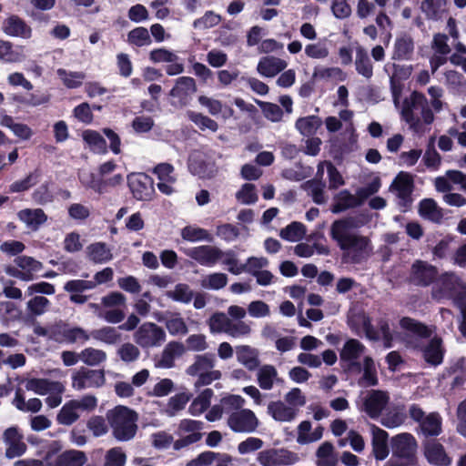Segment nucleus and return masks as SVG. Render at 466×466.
Instances as JSON below:
<instances>
[{
  "label": "nucleus",
  "instance_id": "f257e3e1",
  "mask_svg": "<svg viewBox=\"0 0 466 466\" xmlns=\"http://www.w3.org/2000/svg\"><path fill=\"white\" fill-rule=\"evenodd\" d=\"M400 115L402 119L415 133H424L426 126L431 125L434 121V115L429 106L426 96L418 91H413L409 96L404 98Z\"/></svg>",
  "mask_w": 466,
  "mask_h": 466
},
{
  "label": "nucleus",
  "instance_id": "f03ea898",
  "mask_svg": "<svg viewBox=\"0 0 466 466\" xmlns=\"http://www.w3.org/2000/svg\"><path fill=\"white\" fill-rule=\"evenodd\" d=\"M431 297L437 301L451 299L459 309L466 305V284L453 272L441 274L431 289Z\"/></svg>",
  "mask_w": 466,
  "mask_h": 466
},
{
  "label": "nucleus",
  "instance_id": "7ed1b4c3",
  "mask_svg": "<svg viewBox=\"0 0 466 466\" xmlns=\"http://www.w3.org/2000/svg\"><path fill=\"white\" fill-rule=\"evenodd\" d=\"M137 419V413L127 406L118 405L106 412L112 434L119 441H128L135 437Z\"/></svg>",
  "mask_w": 466,
  "mask_h": 466
},
{
  "label": "nucleus",
  "instance_id": "20e7f679",
  "mask_svg": "<svg viewBox=\"0 0 466 466\" xmlns=\"http://www.w3.org/2000/svg\"><path fill=\"white\" fill-rule=\"evenodd\" d=\"M97 407V399L94 395H85L79 400L66 401L56 415L58 424L70 426L80 418V411L91 412Z\"/></svg>",
  "mask_w": 466,
  "mask_h": 466
},
{
  "label": "nucleus",
  "instance_id": "39448f33",
  "mask_svg": "<svg viewBox=\"0 0 466 466\" xmlns=\"http://www.w3.org/2000/svg\"><path fill=\"white\" fill-rule=\"evenodd\" d=\"M339 248L343 251V260L352 264H360L370 257L371 251L370 239L357 234L351 235Z\"/></svg>",
  "mask_w": 466,
  "mask_h": 466
},
{
  "label": "nucleus",
  "instance_id": "423d86ee",
  "mask_svg": "<svg viewBox=\"0 0 466 466\" xmlns=\"http://www.w3.org/2000/svg\"><path fill=\"white\" fill-rule=\"evenodd\" d=\"M198 91L196 80L191 76H180L169 91L171 106L176 108H183L189 105L192 96Z\"/></svg>",
  "mask_w": 466,
  "mask_h": 466
},
{
  "label": "nucleus",
  "instance_id": "0eeeda50",
  "mask_svg": "<svg viewBox=\"0 0 466 466\" xmlns=\"http://www.w3.org/2000/svg\"><path fill=\"white\" fill-rule=\"evenodd\" d=\"M134 339L143 349L160 346L166 340L165 330L153 322L143 323L136 331Z\"/></svg>",
  "mask_w": 466,
  "mask_h": 466
},
{
  "label": "nucleus",
  "instance_id": "6e6552de",
  "mask_svg": "<svg viewBox=\"0 0 466 466\" xmlns=\"http://www.w3.org/2000/svg\"><path fill=\"white\" fill-rule=\"evenodd\" d=\"M106 382L104 370H89L81 367L72 376V386L77 390L86 388H100Z\"/></svg>",
  "mask_w": 466,
  "mask_h": 466
},
{
  "label": "nucleus",
  "instance_id": "1a4fd4ad",
  "mask_svg": "<svg viewBox=\"0 0 466 466\" xmlns=\"http://www.w3.org/2000/svg\"><path fill=\"white\" fill-rule=\"evenodd\" d=\"M438 268L423 260H416L410 275V283L418 287H429L437 282L439 279Z\"/></svg>",
  "mask_w": 466,
  "mask_h": 466
},
{
  "label": "nucleus",
  "instance_id": "9d476101",
  "mask_svg": "<svg viewBox=\"0 0 466 466\" xmlns=\"http://www.w3.org/2000/svg\"><path fill=\"white\" fill-rule=\"evenodd\" d=\"M298 455L286 449H268L258 454V461L262 466L291 465L298 461Z\"/></svg>",
  "mask_w": 466,
  "mask_h": 466
},
{
  "label": "nucleus",
  "instance_id": "9b49d317",
  "mask_svg": "<svg viewBox=\"0 0 466 466\" xmlns=\"http://www.w3.org/2000/svg\"><path fill=\"white\" fill-rule=\"evenodd\" d=\"M228 424L234 432L250 433L257 430L258 420L251 410L241 409L230 414Z\"/></svg>",
  "mask_w": 466,
  "mask_h": 466
},
{
  "label": "nucleus",
  "instance_id": "f8f14e48",
  "mask_svg": "<svg viewBox=\"0 0 466 466\" xmlns=\"http://www.w3.org/2000/svg\"><path fill=\"white\" fill-rule=\"evenodd\" d=\"M186 255L202 266L211 267L223 258L224 251L215 246L202 245L189 248Z\"/></svg>",
  "mask_w": 466,
  "mask_h": 466
},
{
  "label": "nucleus",
  "instance_id": "ddd939ff",
  "mask_svg": "<svg viewBox=\"0 0 466 466\" xmlns=\"http://www.w3.org/2000/svg\"><path fill=\"white\" fill-rule=\"evenodd\" d=\"M24 436L19 432L15 426L7 428L3 434V440L7 446L5 450V457L14 459L24 455L27 446L23 441Z\"/></svg>",
  "mask_w": 466,
  "mask_h": 466
},
{
  "label": "nucleus",
  "instance_id": "4468645a",
  "mask_svg": "<svg viewBox=\"0 0 466 466\" xmlns=\"http://www.w3.org/2000/svg\"><path fill=\"white\" fill-rule=\"evenodd\" d=\"M414 177H395L390 185V189L396 192L399 205L409 208L412 203V192L414 190Z\"/></svg>",
  "mask_w": 466,
  "mask_h": 466
},
{
  "label": "nucleus",
  "instance_id": "2eb2a0df",
  "mask_svg": "<svg viewBox=\"0 0 466 466\" xmlns=\"http://www.w3.org/2000/svg\"><path fill=\"white\" fill-rule=\"evenodd\" d=\"M133 197L137 200H149L155 193L152 177H127Z\"/></svg>",
  "mask_w": 466,
  "mask_h": 466
},
{
  "label": "nucleus",
  "instance_id": "dca6fc26",
  "mask_svg": "<svg viewBox=\"0 0 466 466\" xmlns=\"http://www.w3.org/2000/svg\"><path fill=\"white\" fill-rule=\"evenodd\" d=\"M389 395L382 390H371L363 402L364 410L371 419H378L389 402Z\"/></svg>",
  "mask_w": 466,
  "mask_h": 466
},
{
  "label": "nucleus",
  "instance_id": "f3484780",
  "mask_svg": "<svg viewBox=\"0 0 466 466\" xmlns=\"http://www.w3.org/2000/svg\"><path fill=\"white\" fill-rule=\"evenodd\" d=\"M3 32L12 37L28 39L32 35V28L18 15H12L2 24Z\"/></svg>",
  "mask_w": 466,
  "mask_h": 466
},
{
  "label": "nucleus",
  "instance_id": "a211bd4d",
  "mask_svg": "<svg viewBox=\"0 0 466 466\" xmlns=\"http://www.w3.org/2000/svg\"><path fill=\"white\" fill-rule=\"evenodd\" d=\"M424 455L429 463L432 465L449 466L451 463V459L446 453L443 445L436 440L425 443Z\"/></svg>",
  "mask_w": 466,
  "mask_h": 466
},
{
  "label": "nucleus",
  "instance_id": "6ab92c4d",
  "mask_svg": "<svg viewBox=\"0 0 466 466\" xmlns=\"http://www.w3.org/2000/svg\"><path fill=\"white\" fill-rule=\"evenodd\" d=\"M445 349L440 337H433L426 346L421 349L424 360L431 366H439L443 362Z\"/></svg>",
  "mask_w": 466,
  "mask_h": 466
},
{
  "label": "nucleus",
  "instance_id": "aec40b11",
  "mask_svg": "<svg viewBox=\"0 0 466 466\" xmlns=\"http://www.w3.org/2000/svg\"><path fill=\"white\" fill-rule=\"evenodd\" d=\"M372 433V452L377 461H383L389 455L388 439L389 434L386 431L379 428L375 424L371 425Z\"/></svg>",
  "mask_w": 466,
  "mask_h": 466
},
{
  "label": "nucleus",
  "instance_id": "412c9836",
  "mask_svg": "<svg viewBox=\"0 0 466 466\" xmlns=\"http://www.w3.org/2000/svg\"><path fill=\"white\" fill-rule=\"evenodd\" d=\"M25 388L27 390L34 391L38 395H46L47 393L62 394L65 390L64 385L61 382L40 378L29 379Z\"/></svg>",
  "mask_w": 466,
  "mask_h": 466
},
{
  "label": "nucleus",
  "instance_id": "4be33fe9",
  "mask_svg": "<svg viewBox=\"0 0 466 466\" xmlns=\"http://www.w3.org/2000/svg\"><path fill=\"white\" fill-rule=\"evenodd\" d=\"M355 227L353 218L348 217L335 220L330 227V237L338 246H341L351 235L350 232Z\"/></svg>",
  "mask_w": 466,
  "mask_h": 466
},
{
  "label": "nucleus",
  "instance_id": "5701e85b",
  "mask_svg": "<svg viewBox=\"0 0 466 466\" xmlns=\"http://www.w3.org/2000/svg\"><path fill=\"white\" fill-rule=\"evenodd\" d=\"M285 60L276 56L262 57L258 66L257 71L265 77H274L287 67Z\"/></svg>",
  "mask_w": 466,
  "mask_h": 466
},
{
  "label": "nucleus",
  "instance_id": "b1692460",
  "mask_svg": "<svg viewBox=\"0 0 466 466\" xmlns=\"http://www.w3.org/2000/svg\"><path fill=\"white\" fill-rule=\"evenodd\" d=\"M185 352V347L181 342L170 341L161 353V358L156 364L158 368L170 369L175 365V359Z\"/></svg>",
  "mask_w": 466,
  "mask_h": 466
},
{
  "label": "nucleus",
  "instance_id": "393cba45",
  "mask_svg": "<svg viewBox=\"0 0 466 466\" xmlns=\"http://www.w3.org/2000/svg\"><path fill=\"white\" fill-rule=\"evenodd\" d=\"M198 101L202 106H205L212 116L221 115L224 119H228L234 115V109L228 105H224L218 99L202 95L198 96Z\"/></svg>",
  "mask_w": 466,
  "mask_h": 466
},
{
  "label": "nucleus",
  "instance_id": "a878e982",
  "mask_svg": "<svg viewBox=\"0 0 466 466\" xmlns=\"http://www.w3.org/2000/svg\"><path fill=\"white\" fill-rule=\"evenodd\" d=\"M53 333L56 340L66 341L67 343H75L76 341L85 342L91 338L90 334H87L84 329L80 327L69 328L66 325Z\"/></svg>",
  "mask_w": 466,
  "mask_h": 466
},
{
  "label": "nucleus",
  "instance_id": "bb28decb",
  "mask_svg": "<svg viewBox=\"0 0 466 466\" xmlns=\"http://www.w3.org/2000/svg\"><path fill=\"white\" fill-rule=\"evenodd\" d=\"M358 207L360 206L355 195H352L348 189H343L335 195L334 203L330 207V211L333 214H339Z\"/></svg>",
  "mask_w": 466,
  "mask_h": 466
},
{
  "label": "nucleus",
  "instance_id": "cd10ccee",
  "mask_svg": "<svg viewBox=\"0 0 466 466\" xmlns=\"http://www.w3.org/2000/svg\"><path fill=\"white\" fill-rule=\"evenodd\" d=\"M268 412L277 421H291L297 415L296 409L287 406L280 400L269 402Z\"/></svg>",
  "mask_w": 466,
  "mask_h": 466
},
{
  "label": "nucleus",
  "instance_id": "c85d7f7f",
  "mask_svg": "<svg viewBox=\"0 0 466 466\" xmlns=\"http://www.w3.org/2000/svg\"><path fill=\"white\" fill-rule=\"evenodd\" d=\"M322 177H314L312 179L301 185V188L304 189L318 205L323 204L326 200L324 194L326 181H323Z\"/></svg>",
  "mask_w": 466,
  "mask_h": 466
},
{
  "label": "nucleus",
  "instance_id": "c756f323",
  "mask_svg": "<svg viewBox=\"0 0 466 466\" xmlns=\"http://www.w3.org/2000/svg\"><path fill=\"white\" fill-rule=\"evenodd\" d=\"M88 258L96 264H102L110 261L113 254L110 248L105 242H95L86 248Z\"/></svg>",
  "mask_w": 466,
  "mask_h": 466
},
{
  "label": "nucleus",
  "instance_id": "7c9ffc66",
  "mask_svg": "<svg viewBox=\"0 0 466 466\" xmlns=\"http://www.w3.org/2000/svg\"><path fill=\"white\" fill-rule=\"evenodd\" d=\"M419 214L423 218L434 223H440L443 218L441 208L432 198H424L420 202Z\"/></svg>",
  "mask_w": 466,
  "mask_h": 466
},
{
  "label": "nucleus",
  "instance_id": "2f4dec72",
  "mask_svg": "<svg viewBox=\"0 0 466 466\" xmlns=\"http://www.w3.org/2000/svg\"><path fill=\"white\" fill-rule=\"evenodd\" d=\"M414 42L410 35H402L397 37L394 45L393 58L399 60L410 59L413 54Z\"/></svg>",
  "mask_w": 466,
  "mask_h": 466
},
{
  "label": "nucleus",
  "instance_id": "473e14b6",
  "mask_svg": "<svg viewBox=\"0 0 466 466\" xmlns=\"http://www.w3.org/2000/svg\"><path fill=\"white\" fill-rule=\"evenodd\" d=\"M365 346L357 339H349L339 352L341 362L358 360L365 351Z\"/></svg>",
  "mask_w": 466,
  "mask_h": 466
},
{
  "label": "nucleus",
  "instance_id": "72a5a7b5",
  "mask_svg": "<svg viewBox=\"0 0 466 466\" xmlns=\"http://www.w3.org/2000/svg\"><path fill=\"white\" fill-rule=\"evenodd\" d=\"M86 456L84 451L69 450L59 454L55 466H83L86 461Z\"/></svg>",
  "mask_w": 466,
  "mask_h": 466
},
{
  "label": "nucleus",
  "instance_id": "f704fd0d",
  "mask_svg": "<svg viewBox=\"0 0 466 466\" xmlns=\"http://www.w3.org/2000/svg\"><path fill=\"white\" fill-rule=\"evenodd\" d=\"M214 395L212 389H205L191 402L188 412L193 416H198L206 411L209 406Z\"/></svg>",
  "mask_w": 466,
  "mask_h": 466
},
{
  "label": "nucleus",
  "instance_id": "c9c22d12",
  "mask_svg": "<svg viewBox=\"0 0 466 466\" xmlns=\"http://www.w3.org/2000/svg\"><path fill=\"white\" fill-rule=\"evenodd\" d=\"M411 441H414V437L410 433H400L394 436L391 439L393 454L400 458L408 457L410 452Z\"/></svg>",
  "mask_w": 466,
  "mask_h": 466
},
{
  "label": "nucleus",
  "instance_id": "e433bc0d",
  "mask_svg": "<svg viewBox=\"0 0 466 466\" xmlns=\"http://www.w3.org/2000/svg\"><path fill=\"white\" fill-rule=\"evenodd\" d=\"M19 217L32 230H37L47 220V216L41 208L22 210Z\"/></svg>",
  "mask_w": 466,
  "mask_h": 466
},
{
  "label": "nucleus",
  "instance_id": "4c0bfd02",
  "mask_svg": "<svg viewBox=\"0 0 466 466\" xmlns=\"http://www.w3.org/2000/svg\"><path fill=\"white\" fill-rule=\"evenodd\" d=\"M441 417L437 412H431L425 417L420 424L422 433L429 437H435L441 432Z\"/></svg>",
  "mask_w": 466,
  "mask_h": 466
},
{
  "label": "nucleus",
  "instance_id": "58836bf2",
  "mask_svg": "<svg viewBox=\"0 0 466 466\" xmlns=\"http://www.w3.org/2000/svg\"><path fill=\"white\" fill-rule=\"evenodd\" d=\"M355 66L357 72L367 79L373 76V66L366 50L360 46L356 50Z\"/></svg>",
  "mask_w": 466,
  "mask_h": 466
},
{
  "label": "nucleus",
  "instance_id": "ea45409f",
  "mask_svg": "<svg viewBox=\"0 0 466 466\" xmlns=\"http://www.w3.org/2000/svg\"><path fill=\"white\" fill-rule=\"evenodd\" d=\"M91 338L106 344L113 345L121 340V334L117 329L106 326L101 329H94L90 332Z\"/></svg>",
  "mask_w": 466,
  "mask_h": 466
},
{
  "label": "nucleus",
  "instance_id": "a19ab883",
  "mask_svg": "<svg viewBox=\"0 0 466 466\" xmlns=\"http://www.w3.org/2000/svg\"><path fill=\"white\" fill-rule=\"evenodd\" d=\"M215 366V357L213 354L207 353L197 355L195 362L187 369V373L190 376H197L200 372L208 371Z\"/></svg>",
  "mask_w": 466,
  "mask_h": 466
},
{
  "label": "nucleus",
  "instance_id": "79ce46f5",
  "mask_svg": "<svg viewBox=\"0 0 466 466\" xmlns=\"http://www.w3.org/2000/svg\"><path fill=\"white\" fill-rule=\"evenodd\" d=\"M400 326L401 329L408 330L420 338L431 337L430 329L422 322H420L410 317H402L400 319Z\"/></svg>",
  "mask_w": 466,
  "mask_h": 466
},
{
  "label": "nucleus",
  "instance_id": "37998d69",
  "mask_svg": "<svg viewBox=\"0 0 466 466\" xmlns=\"http://www.w3.org/2000/svg\"><path fill=\"white\" fill-rule=\"evenodd\" d=\"M181 237L184 240L189 242H198V241H208L212 242L214 240L213 236L205 228L193 227V226H186L181 230Z\"/></svg>",
  "mask_w": 466,
  "mask_h": 466
},
{
  "label": "nucleus",
  "instance_id": "c03bdc74",
  "mask_svg": "<svg viewBox=\"0 0 466 466\" xmlns=\"http://www.w3.org/2000/svg\"><path fill=\"white\" fill-rule=\"evenodd\" d=\"M238 360L248 370H254L259 366V360L254 350L249 346H241L237 350Z\"/></svg>",
  "mask_w": 466,
  "mask_h": 466
},
{
  "label": "nucleus",
  "instance_id": "a18cd8bd",
  "mask_svg": "<svg viewBox=\"0 0 466 466\" xmlns=\"http://www.w3.org/2000/svg\"><path fill=\"white\" fill-rule=\"evenodd\" d=\"M305 234L306 227L300 222L293 221L280 230L279 236L285 240L295 242L302 239Z\"/></svg>",
  "mask_w": 466,
  "mask_h": 466
},
{
  "label": "nucleus",
  "instance_id": "49530a36",
  "mask_svg": "<svg viewBox=\"0 0 466 466\" xmlns=\"http://www.w3.org/2000/svg\"><path fill=\"white\" fill-rule=\"evenodd\" d=\"M187 116L188 119L202 131L208 129L212 132H217L218 129V124L214 119L202 113L189 110L187 112Z\"/></svg>",
  "mask_w": 466,
  "mask_h": 466
},
{
  "label": "nucleus",
  "instance_id": "de8ad7c7",
  "mask_svg": "<svg viewBox=\"0 0 466 466\" xmlns=\"http://www.w3.org/2000/svg\"><path fill=\"white\" fill-rule=\"evenodd\" d=\"M381 187L380 177H374L371 182L356 189L355 197L359 206H362L367 199L376 194Z\"/></svg>",
  "mask_w": 466,
  "mask_h": 466
},
{
  "label": "nucleus",
  "instance_id": "09e8293b",
  "mask_svg": "<svg viewBox=\"0 0 466 466\" xmlns=\"http://www.w3.org/2000/svg\"><path fill=\"white\" fill-rule=\"evenodd\" d=\"M321 125V120L317 116H309L306 117H300L296 121L297 129L303 136H312L318 130Z\"/></svg>",
  "mask_w": 466,
  "mask_h": 466
},
{
  "label": "nucleus",
  "instance_id": "8fccbe9b",
  "mask_svg": "<svg viewBox=\"0 0 466 466\" xmlns=\"http://www.w3.org/2000/svg\"><path fill=\"white\" fill-rule=\"evenodd\" d=\"M127 41L128 44L137 47L149 46L152 43L148 30L142 26L136 27L129 31Z\"/></svg>",
  "mask_w": 466,
  "mask_h": 466
},
{
  "label": "nucleus",
  "instance_id": "3c124183",
  "mask_svg": "<svg viewBox=\"0 0 466 466\" xmlns=\"http://www.w3.org/2000/svg\"><path fill=\"white\" fill-rule=\"evenodd\" d=\"M445 4L446 0H423L420 9L429 19L437 20L441 18Z\"/></svg>",
  "mask_w": 466,
  "mask_h": 466
},
{
  "label": "nucleus",
  "instance_id": "603ef678",
  "mask_svg": "<svg viewBox=\"0 0 466 466\" xmlns=\"http://www.w3.org/2000/svg\"><path fill=\"white\" fill-rule=\"evenodd\" d=\"M55 184L46 182L39 186L33 193V200L39 205H45L53 201L55 196Z\"/></svg>",
  "mask_w": 466,
  "mask_h": 466
},
{
  "label": "nucleus",
  "instance_id": "864d4df0",
  "mask_svg": "<svg viewBox=\"0 0 466 466\" xmlns=\"http://www.w3.org/2000/svg\"><path fill=\"white\" fill-rule=\"evenodd\" d=\"M363 375L360 378L359 383L360 385L365 382L367 386L378 385L377 372L374 367V361L371 357L366 356L363 360Z\"/></svg>",
  "mask_w": 466,
  "mask_h": 466
},
{
  "label": "nucleus",
  "instance_id": "5fc2aeb1",
  "mask_svg": "<svg viewBox=\"0 0 466 466\" xmlns=\"http://www.w3.org/2000/svg\"><path fill=\"white\" fill-rule=\"evenodd\" d=\"M80 360L88 366H96L104 362L106 359V354L102 350L94 348H86L79 354Z\"/></svg>",
  "mask_w": 466,
  "mask_h": 466
},
{
  "label": "nucleus",
  "instance_id": "6e6d98bb",
  "mask_svg": "<svg viewBox=\"0 0 466 466\" xmlns=\"http://www.w3.org/2000/svg\"><path fill=\"white\" fill-rule=\"evenodd\" d=\"M277 377V370L272 365L261 367L258 372V382L261 389L271 390L274 379Z\"/></svg>",
  "mask_w": 466,
  "mask_h": 466
},
{
  "label": "nucleus",
  "instance_id": "4d7b16f0",
  "mask_svg": "<svg viewBox=\"0 0 466 466\" xmlns=\"http://www.w3.org/2000/svg\"><path fill=\"white\" fill-rule=\"evenodd\" d=\"M167 296L175 301L187 304L191 301L194 297V293L187 284L178 283L175 286L174 290L167 292Z\"/></svg>",
  "mask_w": 466,
  "mask_h": 466
},
{
  "label": "nucleus",
  "instance_id": "13d9d810",
  "mask_svg": "<svg viewBox=\"0 0 466 466\" xmlns=\"http://www.w3.org/2000/svg\"><path fill=\"white\" fill-rule=\"evenodd\" d=\"M83 138L94 152L105 153L106 151V140L98 132L86 130L83 133Z\"/></svg>",
  "mask_w": 466,
  "mask_h": 466
},
{
  "label": "nucleus",
  "instance_id": "bf43d9fd",
  "mask_svg": "<svg viewBox=\"0 0 466 466\" xmlns=\"http://www.w3.org/2000/svg\"><path fill=\"white\" fill-rule=\"evenodd\" d=\"M22 53L13 49V45L9 41L0 39V59L7 63H16L23 60Z\"/></svg>",
  "mask_w": 466,
  "mask_h": 466
},
{
  "label": "nucleus",
  "instance_id": "052dcab7",
  "mask_svg": "<svg viewBox=\"0 0 466 466\" xmlns=\"http://www.w3.org/2000/svg\"><path fill=\"white\" fill-rule=\"evenodd\" d=\"M334 447L331 442H323L317 450L316 455L320 460L319 466H336L337 461L332 458Z\"/></svg>",
  "mask_w": 466,
  "mask_h": 466
},
{
  "label": "nucleus",
  "instance_id": "680f3d73",
  "mask_svg": "<svg viewBox=\"0 0 466 466\" xmlns=\"http://www.w3.org/2000/svg\"><path fill=\"white\" fill-rule=\"evenodd\" d=\"M104 177H79L81 184L86 189H92L94 192L102 194L107 191L109 183L103 179Z\"/></svg>",
  "mask_w": 466,
  "mask_h": 466
},
{
  "label": "nucleus",
  "instance_id": "e2e57ef3",
  "mask_svg": "<svg viewBox=\"0 0 466 466\" xmlns=\"http://www.w3.org/2000/svg\"><path fill=\"white\" fill-rule=\"evenodd\" d=\"M256 103L261 108L262 113L267 119L272 122H279L282 119L283 111L277 104L260 100H256Z\"/></svg>",
  "mask_w": 466,
  "mask_h": 466
},
{
  "label": "nucleus",
  "instance_id": "0e129e2a",
  "mask_svg": "<svg viewBox=\"0 0 466 466\" xmlns=\"http://www.w3.org/2000/svg\"><path fill=\"white\" fill-rule=\"evenodd\" d=\"M57 75L63 81L64 85L68 88H76L81 86L85 79V74L82 72H69L67 73L65 69H58Z\"/></svg>",
  "mask_w": 466,
  "mask_h": 466
},
{
  "label": "nucleus",
  "instance_id": "69168bd1",
  "mask_svg": "<svg viewBox=\"0 0 466 466\" xmlns=\"http://www.w3.org/2000/svg\"><path fill=\"white\" fill-rule=\"evenodd\" d=\"M86 427L95 437H100L107 433L108 426L106 419L100 415H93L86 422Z\"/></svg>",
  "mask_w": 466,
  "mask_h": 466
},
{
  "label": "nucleus",
  "instance_id": "338daca9",
  "mask_svg": "<svg viewBox=\"0 0 466 466\" xmlns=\"http://www.w3.org/2000/svg\"><path fill=\"white\" fill-rule=\"evenodd\" d=\"M229 319L222 312L214 313L208 319V326L211 333H227Z\"/></svg>",
  "mask_w": 466,
  "mask_h": 466
},
{
  "label": "nucleus",
  "instance_id": "774afa93",
  "mask_svg": "<svg viewBox=\"0 0 466 466\" xmlns=\"http://www.w3.org/2000/svg\"><path fill=\"white\" fill-rule=\"evenodd\" d=\"M127 456L120 447L108 450L105 456V466H125Z\"/></svg>",
  "mask_w": 466,
  "mask_h": 466
}]
</instances>
